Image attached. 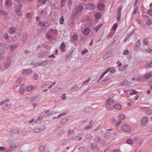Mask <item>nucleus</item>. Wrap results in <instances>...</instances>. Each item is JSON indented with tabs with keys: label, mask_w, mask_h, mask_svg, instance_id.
<instances>
[{
	"label": "nucleus",
	"mask_w": 152,
	"mask_h": 152,
	"mask_svg": "<svg viewBox=\"0 0 152 152\" xmlns=\"http://www.w3.org/2000/svg\"><path fill=\"white\" fill-rule=\"evenodd\" d=\"M33 79L35 80H37L38 79L39 77L37 74H35L33 76Z\"/></svg>",
	"instance_id": "obj_48"
},
{
	"label": "nucleus",
	"mask_w": 152,
	"mask_h": 152,
	"mask_svg": "<svg viewBox=\"0 0 152 152\" xmlns=\"http://www.w3.org/2000/svg\"><path fill=\"white\" fill-rule=\"evenodd\" d=\"M79 89V88L78 86L77 85H74L72 88V89H74L75 91L78 90Z\"/></svg>",
	"instance_id": "obj_36"
},
{
	"label": "nucleus",
	"mask_w": 152,
	"mask_h": 152,
	"mask_svg": "<svg viewBox=\"0 0 152 152\" xmlns=\"http://www.w3.org/2000/svg\"><path fill=\"white\" fill-rule=\"evenodd\" d=\"M19 7H18L17 6H16L15 7V12H19L20 10L22 7V4H19Z\"/></svg>",
	"instance_id": "obj_20"
},
{
	"label": "nucleus",
	"mask_w": 152,
	"mask_h": 152,
	"mask_svg": "<svg viewBox=\"0 0 152 152\" xmlns=\"http://www.w3.org/2000/svg\"><path fill=\"white\" fill-rule=\"evenodd\" d=\"M126 142L129 145H131L133 142V141L132 139H128L126 141Z\"/></svg>",
	"instance_id": "obj_28"
},
{
	"label": "nucleus",
	"mask_w": 152,
	"mask_h": 152,
	"mask_svg": "<svg viewBox=\"0 0 152 152\" xmlns=\"http://www.w3.org/2000/svg\"><path fill=\"white\" fill-rule=\"evenodd\" d=\"M65 45L64 42H63L60 46V49L61 50L62 52H64L65 51L64 48L65 47Z\"/></svg>",
	"instance_id": "obj_26"
},
{
	"label": "nucleus",
	"mask_w": 152,
	"mask_h": 152,
	"mask_svg": "<svg viewBox=\"0 0 152 152\" xmlns=\"http://www.w3.org/2000/svg\"><path fill=\"white\" fill-rule=\"evenodd\" d=\"M138 7H136L134 10L133 13L134 15L138 11Z\"/></svg>",
	"instance_id": "obj_60"
},
{
	"label": "nucleus",
	"mask_w": 152,
	"mask_h": 152,
	"mask_svg": "<svg viewBox=\"0 0 152 152\" xmlns=\"http://www.w3.org/2000/svg\"><path fill=\"white\" fill-rule=\"evenodd\" d=\"M10 147L12 149L15 150L17 147L15 143L9 145Z\"/></svg>",
	"instance_id": "obj_30"
},
{
	"label": "nucleus",
	"mask_w": 152,
	"mask_h": 152,
	"mask_svg": "<svg viewBox=\"0 0 152 152\" xmlns=\"http://www.w3.org/2000/svg\"><path fill=\"white\" fill-rule=\"evenodd\" d=\"M110 121L111 123H113L116 121L115 119L114 118H112L110 119Z\"/></svg>",
	"instance_id": "obj_56"
},
{
	"label": "nucleus",
	"mask_w": 152,
	"mask_h": 152,
	"mask_svg": "<svg viewBox=\"0 0 152 152\" xmlns=\"http://www.w3.org/2000/svg\"><path fill=\"white\" fill-rule=\"evenodd\" d=\"M102 127L101 125H99L93 131H92V132H93L94 131H97L100 129Z\"/></svg>",
	"instance_id": "obj_39"
},
{
	"label": "nucleus",
	"mask_w": 152,
	"mask_h": 152,
	"mask_svg": "<svg viewBox=\"0 0 152 152\" xmlns=\"http://www.w3.org/2000/svg\"><path fill=\"white\" fill-rule=\"evenodd\" d=\"M7 107H8V104H6L4 106H3L2 107V109L3 110H8V108Z\"/></svg>",
	"instance_id": "obj_42"
},
{
	"label": "nucleus",
	"mask_w": 152,
	"mask_h": 152,
	"mask_svg": "<svg viewBox=\"0 0 152 152\" xmlns=\"http://www.w3.org/2000/svg\"><path fill=\"white\" fill-rule=\"evenodd\" d=\"M75 10H73L72 11V14L71 15V17L72 18L75 16L78 13Z\"/></svg>",
	"instance_id": "obj_29"
},
{
	"label": "nucleus",
	"mask_w": 152,
	"mask_h": 152,
	"mask_svg": "<svg viewBox=\"0 0 152 152\" xmlns=\"http://www.w3.org/2000/svg\"><path fill=\"white\" fill-rule=\"evenodd\" d=\"M147 65L149 67H151L152 66V61L148 62L147 63Z\"/></svg>",
	"instance_id": "obj_62"
},
{
	"label": "nucleus",
	"mask_w": 152,
	"mask_h": 152,
	"mask_svg": "<svg viewBox=\"0 0 152 152\" xmlns=\"http://www.w3.org/2000/svg\"><path fill=\"white\" fill-rule=\"evenodd\" d=\"M107 73V72H106L105 71L100 76V77H99V80H101V79H102L103 78L104 75H105Z\"/></svg>",
	"instance_id": "obj_40"
},
{
	"label": "nucleus",
	"mask_w": 152,
	"mask_h": 152,
	"mask_svg": "<svg viewBox=\"0 0 152 152\" xmlns=\"http://www.w3.org/2000/svg\"><path fill=\"white\" fill-rule=\"evenodd\" d=\"M5 5L7 7H10L12 4V2L10 0H7L5 3Z\"/></svg>",
	"instance_id": "obj_24"
},
{
	"label": "nucleus",
	"mask_w": 152,
	"mask_h": 152,
	"mask_svg": "<svg viewBox=\"0 0 152 152\" xmlns=\"http://www.w3.org/2000/svg\"><path fill=\"white\" fill-rule=\"evenodd\" d=\"M114 102L113 99L111 98H109L106 101V106L108 110H111V106Z\"/></svg>",
	"instance_id": "obj_1"
},
{
	"label": "nucleus",
	"mask_w": 152,
	"mask_h": 152,
	"mask_svg": "<svg viewBox=\"0 0 152 152\" xmlns=\"http://www.w3.org/2000/svg\"><path fill=\"white\" fill-rule=\"evenodd\" d=\"M137 91L134 90H132L130 91V94L131 95L136 94Z\"/></svg>",
	"instance_id": "obj_38"
},
{
	"label": "nucleus",
	"mask_w": 152,
	"mask_h": 152,
	"mask_svg": "<svg viewBox=\"0 0 152 152\" xmlns=\"http://www.w3.org/2000/svg\"><path fill=\"white\" fill-rule=\"evenodd\" d=\"M91 135L90 134H87L86 136V138L88 139L91 138Z\"/></svg>",
	"instance_id": "obj_59"
},
{
	"label": "nucleus",
	"mask_w": 152,
	"mask_h": 152,
	"mask_svg": "<svg viewBox=\"0 0 152 152\" xmlns=\"http://www.w3.org/2000/svg\"><path fill=\"white\" fill-rule=\"evenodd\" d=\"M37 88L36 86H32L31 85H28L26 88V90L28 92H31L36 89Z\"/></svg>",
	"instance_id": "obj_5"
},
{
	"label": "nucleus",
	"mask_w": 152,
	"mask_h": 152,
	"mask_svg": "<svg viewBox=\"0 0 152 152\" xmlns=\"http://www.w3.org/2000/svg\"><path fill=\"white\" fill-rule=\"evenodd\" d=\"M32 71L30 69H26L23 70L22 71V74L24 75H28L32 73Z\"/></svg>",
	"instance_id": "obj_4"
},
{
	"label": "nucleus",
	"mask_w": 152,
	"mask_h": 152,
	"mask_svg": "<svg viewBox=\"0 0 152 152\" xmlns=\"http://www.w3.org/2000/svg\"><path fill=\"white\" fill-rule=\"evenodd\" d=\"M148 121V119L147 117H144L141 120V124L143 125H145L147 124Z\"/></svg>",
	"instance_id": "obj_9"
},
{
	"label": "nucleus",
	"mask_w": 152,
	"mask_h": 152,
	"mask_svg": "<svg viewBox=\"0 0 152 152\" xmlns=\"http://www.w3.org/2000/svg\"><path fill=\"white\" fill-rule=\"evenodd\" d=\"M90 29L87 28H85L83 31V34L85 35H88L90 33Z\"/></svg>",
	"instance_id": "obj_15"
},
{
	"label": "nucleus",
	"mask_w": 152,
	"mask_h": 152,
	"mask_svg": "<svg viewBox=\"0 0 152 152\" xmlns=\"http://www.w3.org/2000/svg\"><path fill=\"white\" fill-rule=\"evenodd\" d=\"M129 53V51L127 50H125L123 52V54L126 55Z\"/></svg>",
	"instance_id": "obj_64"
},
{
	"label": "nucleus",
	"mask_w": 152,
	"mask_h": 152,
	"mask_svg": "<svg viewBox=\"0 0 152 152\" xmlns=\"http://www.w3.org/2000/svg\"><path fill=\"white\" fill-rule=\"evenodd\" d=\"M64 131L63 129H61L58 131L57 134L58 135L60 136L64 133Z\"/></svg>",
	"instance_id": "obj_37"
},
{
	"label": "nucleus",
	"mask_w": 152,
	"mask_h": 152,
	"mask_svg": "<svg viewBox=\"0 0 152 152\" xmlns=\"http://www.w3.org/2000/svg\"><path fill=\"white\" fill-rule=\"evenodd\" d=\"M91 80V79L89 78H88V79L86 81H84L82 83L83 85L86 84H87L89 81Z\"/></svg>",
	"instance_id": "obj_54"
},
{
	"label": "nucleus",
	"mask_w": 152,
	"mask_h": 152,
	"mask_svg": "<svg viewBox=\"0 0 152 152\" xmlns=\"http://www.w3.org/2000/svg\"><path fill=\"white\" fill-rule=\"evenodd\" d=\"M152 23V20L150 18H148V21L146 22V24L147 25H150Z\"/></svg>",
	"instance_id": "obj_41"
},
{
	"label": "nucleus",
	"mask_w": 152,
	"mask_h": 152,
	"mask_svg": "<svg viewBox=\"0 0 152 152\" xmlns=\"http://www.w3.org/2000/svg\"><path fill=\"white\" fill-rule=\"evenodd\" d=\"M76 10L77 12H81L83 10V6L82 5H80L76 7Z\"/></svg>",
	"instance_id": "obj_17"
},
{
	"label": "nucleus",
	"mask_w": 152,
	"mask_h": 152,
	"mask_svg": "<svg viewBox=\"0 0 152 152\" xmlns=\"http://www.w3.org/2000/svg\"><path fill=\"white\" fill-rule=\"evenodd\" d=\"M50 34H53L55 35H57L58 34V31L55 29H50L49 30Z\"/></svg>",
	"instance_id": "obj_10"
},
{
	"label": "nucleus",
	"mask_w": 152,
	"mask_h": 152,
	"mask_svg": "<svg viewBox=\"0 0 152 152\" xmlns=\"http://www.w3.org/2000/svg\"><path fill=\"white\" fill-rule=\"evenodd\" d=\"M66 95L65 94H62L61 96V98L63 100H64L66 99Z\"/></svg>",
	"instance_id": "obj_46"
},
{
	"label": "nucleus",
	"mask_w": 152,
	"mask_h": 152,
	"mask_svg": "<svg viewBox=\"0 0 152 152\" xmlns=\"http://www.w3.org/2000/svg\"><path fill=\"white\" fill-rule=\"evenodd\" d=\"M122 8L121 7H118L117 9V20L118 21H119L121 17V10Z\"/></svg>",
	"instance_id": "obj_3"
},
{
	"label": "nucleus",
	"mask_w": 152,
	"mask_h": 152,
	"mask_svg": "<svg viewBox=\"0 0 152 152\" xmlns=\"http://www.w3.org/2000/svg\"><path fill=\"white\" fill-rule=\"evenodd\" d=\"M145 50L148 53H152V49L150 48H148L147 49H145Z\"/></svg>",
	"instance_id": "obj_57"
},
{
	"label": "nucleus",
	"mask_w": 152,
	"mask_h": 152,
	"mask_svg": "<svg viewBox=\"0 0 152 152\" xmlns=\"http://www.w3.org/2000/svg\"><path fill=\"white\" fill-rule=\"evenodd\" d=\"M147 13L149 15L152 16V9H149L147 11Z\"/></svg>",
	"instance_id": "obj_52"
},
{
	"label": "nucleus",
	"mask_w": 152,
	"mask_h": 152,
	"mask_svg": "<svg viewBox=\"0 0 152 152\" xmlns=\"http://www.w3.org/2000/svg\"><path fill=\"white\" fill-rule=\"evenodd\" d=\"M25 88L23 86H21L19 91V93L20 94H23L25 93Z\"/></svg>",
	"instance_id": "obj_18"
},
{
	"label": "nucleus",
	"mask_w": 152,
	"mask_h": 152,
	"mask_svg": "<svg viewBox=\"0 0 152 152\" xmlns=\"http://www.w3.org/2000/svg\"><path fill=\"white\" fill-rule=\"evenodd\" d=\"M90 147L92 150L95 151H98L99 149L98 147L97 146L96 144L91 143L90 145Z\"/></svg>",
	"instance_id": "obj_6"
},
{
	"label": "nucleus",
	"mask_w": 152,
	"mask_h": 152,
	"mask_svg": "<svg viewBox=\"0 0 152 152\" xmlns=\"http://www.w3.org/2000/svg\"><path fill=\"white\" fill-rule=\"evenodd\" d=\"M57 112H56L54 111H52L51 112H50L48 114L46 115V117H49L51 115H54L57 113Z\"/></svg>",
	"instance_id": "obj_31"
},
{
	"label": "nucleus",
	"mask_w": 152,
	"mask_h": 152,
	"mask_svg": "<svg viewBox=\"0 0 152 152\" xmlns=\"http://www.w3.org/2000/svg\"><path fill=\"white\" fill-rule=\"evenodd\" d=\"M95 6L94 4L92 3H89L87 5V8L90 10H92L95 8Z\"/></svg>",
	"instance_id": "obj_13"
},
{
	"label": "nucleus",
	"mask_w": 152,
	"mask_h": 152,
	"mask_svg": "<svg viewBox=\"0 0 152 152\" xmlns=\"http://www.w3.org/2000/svg\"><path fill=\"white\" fill-rule=\"evenodd\" d=\"M46 36L48 39H51L52 38V35H50L48 34H46Z\"/></svg>",
	"instance_id": "obj_58"
},
{
	"label": "nucleus",
	"mask_w": 152,
	"mask_h": 152,
	"mask_svg": "<svg viewBox=\"0 0 152 152\" xmlns=\"http://www.w3.org/2000/svg\"><path fill=\"white\" fill-rule=\"evenodd\" d=\"M88 52V50L87 49L85 48L81 52V53L82 55H84L87 53Z\"/></svg>",
	"instance_id": "obj_45"
},
{
	"label": "nucleus",
	"mask_w": 152,
	"mask_h": 152,
	"mask_svg": "<svg viewBox=\"0 0 152 152\" xmlns=\"http://www.w3.org/2000/svg\"><path fill=\"white\" fill-rule=\"evenodd\" d=\"M113 107L116 110H119L121 109L122 106L120 104L117 103L114 105Z\"/></svg>",
	"instance_id": "obj_12"
},
{
	"label": "nucleus",
	"mask_w": 152,
	"mask_h": 152,
	"mask_svg": "<svg viewBox=\"0 0 152 152\" xmlns=\"http://www.w3.org/2000/svg\"><path fill=\"white\" fill-rule=\"evenodd\" d=\"M111 135V133L110 132H107L104 134V137L105 138L108 137H109Z\"/></svg>",
	"instance_id": "obj_49"
},
{
	"label": "nucleus",
	"mask_w": 152,
	"mask_h": 152,
	"mask_svg": "<svg viewBox=\"0 0 152 152\" xmlns=\"http://www.w3.org/2000/svg\"><path fill=\"white\" fill-rule=\"evenodd\" d=\"M98 143H99L100 144L102 145H104L105 143V142L102 139L100 140V141Z\"/></svg>",
	"instance_id": "obj_51"
},
{
	"label": "nucleus",
	"mask_w": 152,
	"mask_h": 152,
	"mask_svg": "<svg viewBox=\"0 0 152 152\" xmlns=\"http://www.w3.org/2000/svg\"><path fill=\"white\" fill-rule=\"evenodd\" d=\"M101 139L98 136H96L94 139V141L95 142H99Z\"/></svg>",
	"instance_id": "obj_34"
},
{
	"label": "nucleus",
	"mask_w": 152,
	"mask_h": 152,
	"mask_svg": "<svg viewBox=\"0 0 152 152\" xmlns=\"http://www.w3.org/2000/svg\"><path fill=\"white\" fill-rule=\"evenodd\" d=\"M48 61L47 60L42 61L40 63H39V66H44L47 64Z\"/></svg>",
	"instance_id": "obj_23"
},
{
	"label": "nucleus",
	"mask_w": 152,
	"mask_h": 152,
	"mask_svg": "<svg viewBox=\"0 0 152 152\" xmlns=\"http://www.w3.org/2000/svg\"><path fill=\"white\" fill-rule=\"evenodd\" d=\"M95 16L96 19H99L101 17V14L100 12H97L95 14Z\"/></svg>",
	"instance_id": "obj_33"
},
{
	"label": "nucleus",
	"mask_w": 152,
	"mask_h": 152,
	"mask_svg": "<svg viewBox=\"0 0 152 152\" xmlns=\"http://www.w3.org/2000/svg\"><path fill=\"white\" fill-rule=\"evenodd\" d=\"M110 53L109 52H107L103 56V58L104 59H106L108 58L110 56Z\"/></svg>",
	"instance_id": "obj_27"
},
{
	"label": "nucleus",
	"mask_w": 152,
	"mask_h": 152,
	"mask_svg": "<svg viewBox=\"0 0 152 152\" xmlns=\"http://www.w3.org/2000/svg\"><path fill=\"white\" fill-rule=\"evenodd\" d=\"M68 120V119H67L66 118H64L61 120L60 124L61 125L63 124L66 123Z\"/></svg>",
	"instance_id": "obj_21"
},
{
	"label": "nucleus",
	"mask_w": 152,
	"mask_h": 152,
	"mask_svg": "<svg viewBox=\"0 0 152 152\" xmlns=\"http://www.w3.org/2000/svg\"><path fill=\"white\" fill-rule=\"evenodd\" d=\"M59 23L60 24H63L64 23V20L63 16H62L60 20Z\"/></svg>",
	"instance_id": "obj_44"
},
{
	"label": "nucleus",
	"mask_w": 152,
	"mask_h": 152,
	"mask_svg": "<svg viewBox=\"0 0 152 152\" xmlns=\"http://www.w3.org/2000/svg\"><path fill=\"white\" fill-rule=\"evenodd\" d=\"M17 47V45H11L10 46V50L11 52H12L13 50Z\"/></svg>",
	"instance_id": "obj_35"
},
{
	"label": "nucleus",
	"mask_w": 152,
	"mask_h": 152,
	"mask_svg": "<svg viewBox=\"0 0 152 152\" xmlns=\"http://www.w3.org/2000/svg\"><path fill=\"white\" fill-rule=\"evenodd\" d=\"M38 1L41 4H44L46 3V0H39Z\"/></svg>",
	"instance_id": "obj_43"
},
{
	"label": "nucleus",
	"mask_w": 152,
	"mask_h": 152,
	"mask_svg": "<svg viewBox=\"0 0 152 152\" xmlns=\"http://www.w3.org/2000/svg\"><path fill=\"white\" fill-rule=\"evenodd\" d=\"M103 24L102 23H99L96 26L94 27L93 28L94 31L97 32L98 31L102 26Z\"/></svg>",
	"instance_id": "obj_11"
},
{
	"label": "nucleus",
	"mask_w": 152,
	"mask_h": 152,
	"mask_svg": "<svg viewBox=\"0 0 152 152\" xmlns=\"http://www.w3.org/2000/svg\"><path fill=\"white\" fill-rule=\"evenodd\" d=\"M77 38V34H74L71 37V40L72 41H74L76 40Z\"/></svg>",
	"instance_id": "obj_19"
},
{
	"label": "nucleus",
	"mask_w": 152,
	"mask_h": 152,
	"mask_svg": "<svg viewBox=\"0 0 152 152\" xmlns=\"http://www.w3.org/2000/svg\"><path fill=\"white\" fill-rule=\"evenodd\" d=\"M121 128L122 130L126 132L129 133L131 132V128L127 125L123 124L121 125Z\"/></svg>",
	"instance_id": "obj_2"
},
{
	"label": "nucleus",
	"mask_w": 152,
	"mask_h": 152,
	"mask_svg": "<svg viewBox=\"0 0 152 152\" xmlns=\"http://www.w3.org/2000/svg\"><path fill=\"white\" fill-rule=\"evenodd\" d=\"M66 115V113H61L59 114L58 116V118H59L61 117L62 116H63L64 115Z\"/></svg>",
	"instance_id": "obj_53"
},
{
	"label": "nucleus",
	"mask_w": 152,
	"mask_h": 152,
	"mask_svg": "<svg viewBox=\"0 0 152 152\" xmlns=\"http://www.w3.org/2000/svg\"><path fill=\"white\" fill-rule=\"evenodd\" d=\"M118 118L119 120H123L126 118V116L125 115L123 114H120L118 116Z\"/></svg>",
	"instance_id": "obj_16"
},
{
	"label": "nucleus",
	"mask_w": 152,
	"mask_h": 152,
	"mask_svg": "<svg viewBox=\"0 0 152 152\" xmlns=\"http://www.w3.org/2000/svg\"><path fill=\"white\" fill-rule=\"evenodd\" d=\"M152 76V73L149 72H147L145 75V78L146 79H149Z\"/></svg>",
	"instance_id": "obj_14"
},
{
	"label": "nucleus",
	"mask_w": 152,
	"mask_h": 152,
	"mask_svg": "<svg viewBox=\"0 0 152 152\" xmlns=\"http://www.w3.org/2000/svg\"><path fill=\"white\" fill-rule=\"evenodd\" d=\"M10 63H7L5 64L4 67L5 68H7L10 66Z\"/></svg>",
	"instance_id": "obj_55"
},
{
	"label": "nucleus",
	"mask_w": 152,
	"mask_h": 152,
	"mask_svg": "<svg viewBox=\"0 0 152 152\" xmlns=\"http://www.w3.org/2000/svg\"><path fill=\"white\" fill-rule=\"evenodd\" d=\"M51 81H47L45 83L43 84V86H48L51 83H52Z\"/></svg>",
	"instance_id": "obj_50"
},
{
	"label": "nucleus",
	"mask_w": 152,
	"mask_h": 152,
	"mask_svg": "<svg viewBox=\"0 0 152 152\" xmlns=\"http://www.w3.org/2000/svg\"><path fill=\"white\" fill-rule=\"evenodd\" d=\"M148 42V39L147 38H144L143 39V43L144 44L147 45Z\"/></svg>",
	"instance_id": "obj_47"
},
{
	"label": "nucleus",
	"mask_w": 152,
	"mask_h": 152,
	"mask_svg": "<svg viewBox=\"0 0 152 152\" xmlns=\"http://www.w3.org/2000/svg\"><path fill=\"white\" fill-rule=\"evenodd\" d=\"M147 114L149 115H152V110H148L147 112Z\"/></svg>",
	"instance_id": "obj_61"
},
{
	"label": "nucleus",
	"mask_w": 152,
	"mask_h": 152,
	"mask_svg": "<svg viewBox=\"0 0 152 152\" xmlns=\"http://www.w3.org/2000/svg\"><path fill=\"white\" fill-rule=\"evenodd\" d=\"M117 28V25L116 24H114L113 27V29L114 31H115L116 30Z\"/></svg>",
	"instance_id": "obj_63"
},
{
	"label": "nucleus",
	"mask_w": 152,
	"mask_h": 152,
	"mask_svg": "<svg viewBox=\"0 0 152 152\" xmlns=\"http://www.w3.org/2000/svg\"><path fill=\"white\" fill-rule=\"evenodd\" d=\"M98 9L100 10H103L104 8V5L103 4H100L98 6Z\"/></svg>",
	"instance_id": "obj_22"
},
{
	"label": "nucleus",
	"mask_w": 152,
	"mask_h": 152,
	"mask_svg": "<svg viewBox=\"0 0 152 152\" xmlns=\"http://www.w3.org/2000/svg\"><path fill=\"white\" fill-rule=\"evenodd\" d=\"M9 31L11 34L14 33L15 32V29L14 27H11L9 29Z\"/></svg>",
	"instance_id": "obj_25"
},
{
	"label": "nucleus",
	"mask_w": 152,
	"mask_h": 152,
	"mask_svg": "<svg viewBox=\"0 0 152 152\" xmlns=\"http://www.w3.org/2000/svg\"><path fill=\"white\" fill-rule=\"evenodd\" d=\"M46 147L45 144L41 145L39 147V150L40 152H44Z\"/></svg>",
	"instance_id": "obj_7"
},
{
	"label": "nucleus",
	"mask_w": 152,
	"mask_h": 152,
	"mask_svg": "<svg viewBox=\"0 0 152 152\" xmlns=\"http://www.w3.org/2000/svg\"><path fill=\"white\" fill-rule=\"evenodd\" d=\"M45 129L44 127L40 128H36L34 129L33 131L35 133H39L44 130Z\"/></svg>",
	"instance_id": "obj_8"
},
{
	"label": "nucleus",
	"mask_w": 152,
	"mask_h": 152,
	"mask_svg": "<svg viewBox=\"0 0 152 152\" xmlns=\"http://www.w3.org/2000/svg\"><path fill=\"white\" fill-rule=\"evenodd\" d=\"M7 15V13L5 11L0 10V16H5Z\"/></svg>",
	"instance_id": "obj_32"
}]
</instances>
